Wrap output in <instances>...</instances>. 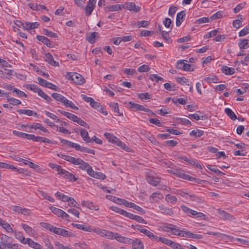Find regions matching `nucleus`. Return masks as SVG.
<instances>
[{
    "instance_id": "obj_1",
    "label": "nucleus",
    "mask_w": 249,
    "mask_h": 249,
    "mask_svg": "<svg viewBox=\"0 0 249 249\" xmlns=\"http://www.w3.org/2000/svg\"><path fill=\"white\" fill-rule=\"evenodd\" d=\"M65 160L68 161L71 163L78 165L79 168L83 170H86L88 174L90 170H91V167L87 162H85L83 160L81 159L78 158L75 159L72 157H65Z\"/></svg>"
},
{
    "instance_id": "obj_2",
    "label": "nucleus",
    "mask_w": 249,
    "mask_h": 249,
    "mask_svg": "<svg viewBox=\"0 0 249 249\" xmlns=\"http://www.w3.org/2000/svg\"><path fill=\"white\" fill-rule=\"evenodd\" d=\"M67 78L73 81L75 83L78 85L84 84L86 80L83 76L78 73L69 72L67 74Z\"/></svg>"
},
{
    "instance_id": "obj_3",
    "label": "nucleus",
    "mask_w": 249,
    "mask_h": 249,
    "mask_svg": "<svg viewBox=\"0 0 249 249\" xmlns=\"http://www.w3.org/2000/svg\"><path fill=\"white\" fill-rule=\"evenodd\" d=\"M111 236V238H110V239H115L118 242L123 244L130 245V243L132 242V239L123 236L118 233H114L112 232Z\"/></svg>"
},
{
    "instance_id": "obj_4",
    "label": "nucleus",
    "mask_w": 249,
    "mask_h": 249,
    "mask_svg": "<svg viewBox=\"0 0 249 249\" xmlns=\"http://www.w3.org/2000/svg\"><path fill=\"white\" fill-rule=\"evenodd\" d=\"M135 229L140 231L141 233H143L153 241L157 239V236L154 235L150 231L144 229L142 226L137 225L135 226Z\"/></svg>"
},
{
    "instance_id": "obj_5",
    "label": "nucleus",
    "mask_w": 249,
    "mask_h": 249,
    "mask_svg": "<svg viewBox=\"0 0 249 249\" xmlns=\"http://www.w3.org/2000/svg\"><path fill=\"white\" fill-rule=\"evenodd\" d=\"M176 68L179 70H182L184 71H193L191 65L190 64L185 63L184 60L178 61L176 64Z\"/></svg>"
},
{
    "instance_id": "obj_6",
    "label": "nucleus",
    "mask_w": 249,
    "mask_h": 249,
    "mask_svg": "<svg viewBox=\"0 0 249 249\" xmlns=\"http://www.w3.org/2000/svg\"><path fill=\"white\" fill-rule=\"evenodd\" d=\"M96 3V0H89L87 5L85 7L84 10L85 12L86 15L87 16H89L95 7V4Z\"/></svg>"
},
{
    "instance_id": "obj_7",
    "label": "nucleus",
    "mask_w": 249,
    "mask_h": 249,
    "mask_svg": "<svg viewBox=\"0 0 249 249\" xmlns=\"http://www.w3.org/2000/svg\"><path fill=\"white\" fill-rule=\"evenodd\" d=\"M128 104L130 105V108L133 109L134 111L142 110L147 112H150L153 115L155 114L151 110L144 108V107L142 105L135 104L131 102H129Z\"/></svg>"
},
{
    "instance_id": "obj_8",
    "label": "nucleus",
    "mask_w": 249,
    "mask_h": 249,
    "mask_svg": "<svg viewBox=\"0 0 249 249\" xmlns=\"http://www.w3.org/2000/svg\"><path fill=\"white\" fill-rule=\"evenodd\" d=\"M94 232L102 237H107L109 239L111 238L112 231L100 228H95L92 230Z\"/></svg>"
},
{
    "instance_id": "obj_9",
    "label": "nucleus",
    "mask_w": 249,
    "mask_h": 249,
    "mask_svg": "<svg viewBox=\"0 0 249 249\" xmlns=\"http://www.w3.org/2000/svg\"><path fill=\"white\" fill-rule=\"evenodd\" d=\"M18 22L21 24L22 28H23L27 30H32V29H34L37 28L39 25V23L37 22H25L24 23H22L20 21H18Z\"/></svg>"
},
{
    "instance_id": "obj_10",
    "label": "nucleus",
    "mask_w": 249,
    "mask_h": 249,
    "mask_svg": "<svg viewBox=\"0 0 249 249\" xmlns=\"http://www.w3.org/2000/svg\"><path fill=\"white\" fill-rule=\"evenodd\" d=\"M58 175H61L64 178L67 179L71 181H75L77 180V178H76L73 174L63 169L60 170V172Z\"/></svg>"
},
{
    "instance_id": "obj_11",
    "label": "nucleus",
    "mask_w": 249,
    "mask_h": 249,
    "mask_svg": "<svg viewBox=\"0 0 249 249\" xmlns=\"http://www.w3.org/2000/svg\"><path fill=\"white\" fill-rule=\"evenodd\" d=\"M147 181L153 186H157L160 181V178L149 175L146 177Z\"/></svg>"
},
{
    "instance_id": "obj_12",
    "label": "nucleus",
    "mask_w": 249,
    "mask_h": 249,
    "mask_svg": "<svg viewBox=\"0 0 249 249\" xmlns=\"http://www.w3.org/2000/svg\"><path fill=\"white\" fill-rule=\"evenodd\" d=\"M124 8L128 10L134 12H138L140 11L141 8L137 6L134 2H126L124 5Z\"/></svg>"
},
{
    "instance_id": "obj_13",
    "label": "nucleus",
    "mask_w": 249,
    "mask_h": 249,
    "mask_svg": "<svg viewBox=\"0 0 249 249\" xmlns=\"http://www.w3.org/2000/svg\"><path fill=\"white\" fill-rule=\"evenodd\" d=\"M61 143L69 147H72L75 148L76 150L79 151L81 146L77 143H75L68 140L62 139H60Z\"/></svg>"
},
{
    "instance_id": "obj_14",
    "label": "nucleus",
    "mask_w": 249,
    "mask_h": 249,
    "mask_svg": "<svg viewBox=\"0 0 249 249\" xmlns=\"http://www.w3.org/2000/svg\"><path fill=\"white\" fill-rule=\"evenodd\" d=\"M130 244H132V249H144L143 243L139 239H132Z\"/></svg>"
},
{
    "instance_id": "obj_15",
    "label": "nucleus",
    "mask_w": 249,
    "mask_h": 249,
    "mask_svg": "<svg viewBox=\"0 0 249 249\" xmlns=\"http://www.w3.org/2000/svg\"><path fill=\"white\" fill-rule=\"evenodd\" d=\"M45 60L53 66H59L58 62L54 60L53 56L49 53L45 54Z\"/></svg>"
},
{
    "instance_id": "obj_16",
    "label": "nucleus",
    "mask_w": 249,
    "mask_h": 249,
    "mask_svg": "<svg viewBox=\"0 0 249 249\" xmlns=\"http://www.w3.org/2000/svg\"><path fill=\"white\" fill-rule=\"evenodd\" d=\"M24 244H27L30 247L34 248V249H40L41 246L38 243L34 242L32 239L30 238H26L25 241L23 242Z\"/></svg>"
},
{
    "instance_id": "obj_17",
    "label": "nucleus",
    "mask_w": 249,
    "mask_h": 249,
    "mask_svg": "<svg viewBox=\"0 0 249 249\" xmlns=\"http://www.w3.org/2000/svg\"><path fill=\"white\" fill-rule=\"evenodd\" d=\"M89 173L88 175L90 176L98 179H104L106 176L105 174L100 173V172H96L93 170L92 168H91V170H90Z\"/></svg>"
},
{
    "instance_id": "obj_18",
    "label": "nucleus",
    "mask_w": 249,
    "mask_h": 249,
    "mask_svg": "<svg viewBox=\"0 0 249 249\" xmlns=\"http://www.w3.org/2000/svg\"><path fill=\"white\" fill-rule=\"evenodd\" d=\"M123 8H124V6L122 4L112 5L107 6L106 8L105 11L106 12L118 11L121 10Z\"/></svg>"
},
{
    "instance_id": "obj_19",
    "label": "nucleus",
    "mask_w": 249,
    "mask_h": 249,
    "mask_svg": "<svg viewBox=\"0 0 249 249\" xmlns=\"http://www.w3.org/2000/svg\"><path fill=\"white\" fill-rule=\"evenodd\" d=\"M126 217H128V218L133 219V220H135L137 222L145 224H147V222L142 217L138 216V215H134L130 213H128Z\"/></svg>"
},
{
    "instance_id": "obj_20",
    "label": "nucleus",
    "mask_w": 249,
    "mask_h": 249,
    "mask_svg": "<svg viewBox=\"0 0 249 249\" xmlns=\"http://www.w3.org/2000/svg\"><path fill=\"white\" fill-rule=\"evenodd\" d=\"M82 205L83 207H87L90 210H94L95 211L99 210V207L97 206L94 205L92 202L88 201H83L82 202Z\"/></svg>"
},
{
    "instance_id": "obj_21",
    "label": "nucleus",
    "mask_w": 249,
    "mask_h": 249,
    "mask_svg": "<svg viewBox=\"0 0 249 249\" xmlns=\"http://www.w3.org/2000/svg\"><path fill=\"white\" fill-rule=\"evenodd\" d=\"M79 132L81 137L84 141L88 143L91 142L90 138L89 136V133L86 130L84 129H80Z\"/></svg>"
},
{
    "instance_id": "obj_22",
    "label": "nucleus",
    "mask_w": 249,
    "mask_h": 249,
    "mask_svg": "<svg viewBox=\"0 0 249 249\" xmlns=\"http://www.w3.org/2000/svg\"><path fill=\"white\" fill-rule=\"evenodd\" d=\"M185 16L184 11H181L178 13L176 18V25L178 27L180 25L183 21V18Z\"/></svg>"
},
{
    "instance_id": "obj_23",
    "label": "nucleus",
    "mask_w": 249,
    "mask_h": 249,
    "mask_svg": "<svg viewBox=\"0 0 249 249\" xmlns=\"http://www.w3.org/2000/svg\"><path fill=\"white\" fill-rule=\"evenodd\" d=\"M163 195L160 193H153L150 197V199L152 202H158L160 200L162 199Z\"/></svg>"
},
{
    "instance_id": "obj_24",
    "label": "nucleus",
    "mask_w": 249,
    "mask_h": 249,
    "mask_svg": "<svg viewBox=\"0 0 249 249\" xmlns=\"http://www.w3.org/2000/svg\"><path fill=\"white\" fill-rule=\"evenodd\" d=\"M21 226L23 230L25 231L29 235H34L35 231V230L32 228H31L28 225L23 223L21 224Z\"/></svg>"
},
{
    "instance_id": "obj_25",
    "label": "nucleus",
    "mask_w": 249,
    "mask_h": 249,
    "mask_svg": "<svg viewBox=\"0 0 249 249\" xmlns=\"http://www.w3.org/2000/svg\"><path fill=\"white\" fill-rule=\"evenodd\" d=\"M221 71L226 75H231L235 72V70L234 68H229L226 66H223L222 67Z\"/></svg>"
},
{
    "instance_id": "obj_26",
    "label": "nucleus",
    "mask_w": 249,
    "mask_h": 249,
    "mask_svg": "<svg viewBox=\"0 0 249 249\" xmlns=\"http://www.w3.org/2000/svg\"><path fill=\"white\" fill-rule=\"evenodd\" d=\"M104 136L109 142H112L114 144L117 143V141L119 140V139L114 135L109 133H105L104 134Z\"/></svg>"
},
{
    "instance_id": "obj_27",
    "label": "nucleus",
    "mask_w": 249,
    "mask_h": 249,
    "mask_svg": "<svg viewBox=\"0 0 249 249\" xmlns=\"http://www.w3.org/2000/svg\"><path fill=\"white\" fill-rule=\"evenodd\" d=\"M30 128L35 129H38L41 130L43 132L48 133H49V132L46 128H45L41 124H40L39 123L33 124L30 126Z\"/></svg>"
},
{
    "instance_id": "obj_28",
    "label": "nucleus",
    "mask_w": 249,
    "mask_h": 249,
    "mask_svg": "<svg viewBox=\"0 0 249 249\" xmlns=\"http://www.w3.org/2000/svg\"><path fill=\"white\" fill-rule=\"evenodd\" d=\"M238 45L240 49H247L249 47V40L248 39H241Z\"/></svg>"
},
{
    "instance_id": "obj_29",
    "label": "nucleus",
    "mask_w": 249,
    "mask_h": 249,
    "mask_svg": "<svg viewBox=\"0 0 249 249\" xmlns=\"http://www.w3.org/2000/svg\"><path fill=\"white\" fill-rule=\"evenodd\" d=\"M159 208L162 213L169 215H172L173 214V212L171 209L165 207L163 205L160 206Z\"/></svg>"
},
{
    "instance_id": "obj_30",
    "label": "nucleus",
    "mask_w": 249,
    "mask_h": 249,
    "mask_svg": "<svg viewBox=\"0 0 249 249\" xmlns=\"http://www.w3.org/2000/svg\"><path fill=\"white\" fill-rule=\"evenodd\" d=\"M98 35V33L95 32L91 33L87 36V40L90 43H94L96 40V37Z\"/></svg>"
},
{
    "instance_id": "obj_31",
    "label": "nucleus",
    "mask_w": 249,
    "mask_h": 249,
    "mask_svg": "<svg viewBox=\"0 0 249 249\" xmlns=\"http://www.w3.org/2000/svg\"><path fill=\"white\" fill-rule=\"evenodd\" d=\"M109 209L111 210H112L114 212H115L116 213H118L120 214H122L125 217H127V215L128 213L126 211H124V210H123L119 208H118L117 207H114V206L110 207Z\"/></svg>"
},
{
    "instance_id": "obj_32",
    "label": "nucleus",
    "mask_w": 249,
    "mask_h": 249,
    "mask_svg": "<svg viewBox=\"0 0 249 249\" xmlns=\"http://www.w3.org/2000/svg\"><path fill=\"white\" fill-rule=\"evenodd\" d=\"M0 226H1L3 229H4L7 232H12L13 231V230L11 227L10 225L0 218Z\"/></svg>"
},
{
    "instance_id": "obj_33",
    "label": "nucleus",
    "mask_w": 249,
    "mask_h": 249,
    "mask_svg": "<svg viewBox=\"0 0 249 249\" xmlns=\"http://www.w3.org/2000/svg\"><path fill=\"white\" fill-rule=\"evenodd\" d=\"M217 211L221 217L224 220L231 219L232 218V215L226 213L225 211L219 209L217 210Z\"/></svg>"
},
{
    "instance_id": "obj_34",
    "label": "nucleus",
    "mask_w": 249,
    "mask_h": 249,
    "mask_svg": "<svg viewBox=\"0 0 249 249\" xmlns=\"http://www.w3.org/2000/svg\"><path fill=\"white\" fill-rule=\"evenodd\" d=\"M74 227H76L78 229H80L86 231L91 232L92 231L91 227L89 226L85 225L78 224H72Z\"/></svg>"
},
{
    "instance_id": "obj_35",
    "label": "nucleus",
    "mask_w": 249,
    "mask_h": 249,
    "mask_svg": "<svg viewBox=\"0 0 249 249\" xmlns=\"http://www.w3.org/2000/svg\"><path fill=\"white\" fill-rule=\"evenodd\" d=\"M36 38L38 40L43 42L48 47H50L52 45V44H51L50 41L49 40V39H48L47 37H46L44 36H37Z\"/></svg>"
},
{
    "instance_id": "obj_36",
    "label": "nucleus",
    "mask_w": 249,
    "mask_h": 249,
    "mask_svg": "<svg viewBox=\"0 0 249 249\" xmlns=\"http://www.w3.org/2000/svg\"><path fill=\"white\" fill-rule=\"evenodd\" d=\"M63 104L67 107H70L73 109L77 110L78 108L76 107L74 104L68 100L67 98H65L63 101Z\"/></svg>"
},
{
    "instance_id": "obj_37",
    "label": "nucleus",
    "mask_w": 249,
    "mask_h": 249,
    "mask_svg": "<svg viewBox=\"0 0 249 249\" xmlns=\"http://www.w3.org/2000/svg\"><path fill=\"white\" fill-rule=\"evenodd\" d=\"M35 142H46V143H51V144H55V142H52L47 138L39 137V136H36Z\"/></svg>"
},
{
    "instance_id": "obj_38",
    "label": "nucleus",
    "mask_w": 249,
    "mask_h": 249,
    "mask_svg": "<svg viewBox=\"0 0 249 249\" xmlns=\"http://www.w3.org/2000/svg\"><path fill=\"white\" fill-rule=\"evenodd\" d=\"M61 113L64 116H66L68 118L71 120L73 122H75L77 119V116L70 112H66L64 111H61Z\"/></svg>"
},
{
    "instance_id": "obj_39",
    "label": "nucleus",
    "mask_w": 249,
    "mask_h": 249,
    "mask_svg": "<svg viewBox=\"0 0 249 249\" xmlns=\"http://www.w3.org/2000/svg\"><path fill=\"white\" fill-rule=\"evenodd\" d=\"M19 114H26L28 116L36 115V112H34L33 111L29 109H19L18 110Z\"/></svg>"
},
{
    "instance_id": "obj_40",
    "label": "nucleus",
    "mask_w": 249,
    "mask_h": 249,
    "mask_svg": "<svg viewBox=\"0 0 249 249\" xmlns=\"http://www.w3.org/2000/svg\"><path fill=\"white\" fill-rule=\"evenodd\" d=\"M165 200L172 204H175L177 201V198L175 196L171 195L170 194L166 195L165 197Z\"/></svg>"
},
{
    "instance_id": "obj_41",
    "label": "nucleus",
    "mask_w": 249,
    "mask_h": 249,
    "mask_svg": "<svg viewBox=\"0 0 249 249\" xmlns=\"http://www.w3.org/2000/svg\"><path fill=\"white\" fill-rule=\"evenodd\" d=\"M225 112L232 120H235L236 119L237 117L236 115L230 108H225Z\"/></svg>"
},
{
    "instance_id": "obj_42",
    "label": "nucleus",
    "mask_w": 249,
    "mask_h": 249,
    "mask_svg": "<svg viewBox=\"0 0 249 249\" xmlns=\"http://www.w3.org/2000/svg\"><path fill=\"white\" fill-rule=\"evenodd\" d=\"M177 81L178 83L182 85H190V82L184 77H178Z\"/></svg>"
},
{
    "instance_id": "obj_43",
    "label": "nucleus",
    "mask_w": 249,
    "mask_h": 249,
    "mask_svg": "<svg viewBox=\"0 0 249 249\" xmlns=\"http://www.w3.org/2000/svg\"><path fill=\"white\" fill-rule=\"evenodd\" d=\"M38 192L40 193V194L41 195V196L42 197H43V198L44 199H47V200H49V201H50V202H54V199L52 197L50 196L46 193L44 192L43 191H41V190H39Z\"/></svg>"
},
{
    "instance_id": "obj_44",
    "label": "nucleus",
    "mask_w": 249,
    "mask_h": 249,
    "mask_svg": "<svg viewBox=\"0 0 249 249\" xmlns=\"http://www.w3.org/2000/svg\"><path fill=\"white\" fill-rule=\"evenodd\" d=\"M14 235L16 239L18 240L21 243L23 244V242L25 241L26 238H24L22 233L20 231H15Z\"/></svg>"
},
{
    "instance_id": "obj_45",
    "label": "nucleus",
    "mask_w": 249,
    "mask_h": 249,
    "mask_svg": "<svg viewBox=\"0 0 249 249\" xmlns=\"http://www.w3.org/2000/svg\"><path fill=\"white\" fill-rule=\"evenodd\" d=\"M50 209L52 213L56 215L61 217L63 211L53 206L50 207Z\"/></svg>"
},
{
    "instance_id": "obj_46",
    "label": "nucleus",
    "mask_w": 249,
    "mask_h": 249,
    "mask_svg": "<svg viewBox=\"0 0 249 249\" xmlns=\"http://www.w3.org/2000/svg\"><path fill=\"white\" fill-rule=\"evenodd\" d=\"M56 196L59 199L61 200L62 201L66 202L69 200V196L64 195V194L57 192L55 194Z\"/></svg>"
},
{
    "instance_id": "obj_47",
    "label": "nucleus",
    "mask_w": 249,
    "mask_h": 249,
    "mask_svg": "<svg viewBox=\"0 0 249 249\" xmlns=\"http://www.w3.org/2000/svg\"><path fill=\"white\" fill-rule=\"evenodd\" d=\"M15 246H16L15 244L12 245L3 242L0 244V249H13V247Z\"/></svg>"
},
{
    "instance_id": "obj_48",
    "label": "nucleus",
    "mask_w": 249,
    "mask_h": 249,
    "mask_svg": "<svg viewBox=\"0 0 249 249\" xmlns=\"http://www.w3.org/2000/svg\"><path fill=\"white\" fill-rule=\"evenodd\" d=\"M154 241H156V242L160 241L164 244L169 246L171 243L172 240L167 239L164 237L157 236V239L156 240H155Z\"/></svg>"
},
{
    "instance_id": "obj_49",
    "label": "nucleus",
    "mask_w": 249,
    "mask_h": 249,
    "mask_svg": "<svg viewBox=\"0 0 249 249\" xmlns=\"http://www.w3.org/2000/svg\"><path fill=\"white\" fill-rule=\"evenodd\" d=\"M52 96L54 98L56 101L61 102L63 103L65 97L63 95L57 93H53L52 94Z\"/></svg>"
},
{
    "instance_id": "obj_50",
    "label": "nucleus",
    "mask_w": 249,
    "mask_h": 249,
    "mask_svg": "<svg viewBox=\"0 0 249 249\" xmlns=\"http://www.w3.org/2000/svg\"><path fill=\"white\" fill-rule=\"evenodd\" d=\"M180 207L182 210L186 214H188L189 215H194V213H195V211L190 209L185 205H182Z\"/></svg>"
},
{
    "instance_id": "obj_51",
    "label": "nucleus",
    "mask_w": 249,
    "mask_h": 249,
    "mask_svg": "<svg viewBox=\"0 0 249 249\" xmlns=\"http://www.w3.org/2000/svg\"><path fill=\"white\" fill-rule=\"evenodd\" d=\"M186 198L194 201H196L198 203H200L201 202V198L196 196L194 194H189V193H188L187 198Z\"/></svg>"
},
{
    "instance_id": "obj_52",
    "label": "nucleus",
    "mask_w": 249,
    "mask_h": 249,
    "mask_svg": "<svg viewBox=\"0 0 249 249\" xmlns=\"http://www.w3.org/2000/svg\"><path fill=\"white\" fill-rule=\"evenodd\" d=\"M38 95L44 99L47 102H50L52 101L51 98L41 89L38 91Z\"/></svg>"
},
{
    "instance_id": "obj_53",
    "label": "nucleus",
    "mask_w": 249,
    "mask_h": 249,
    "mask_svg": "<svg viewBox=\"0 0 249 249\" xmlns=\"http://www.w3.org/2000/svg\"><path fill=\"white\" fill-rule=\"evenodd\" d=\"M90 105L93 108L97 109L98 110H102V107L100 105L99 103L95 101L93 99L92 101L90 103Z\"/></svg>"
},
{
    "instance_id": "obj_54",
    "label": "nucleus",
    "mask_w": 249,
    "mask_h": 249,
    "mask_svg": "<svg viewBox=\"0 0 249 249\" xmlns=\"http://www.w3.org/2000/svg\"><path fill=\"white\" fill-rule=\"evenodd\" d=\"M203 134V131L201 130H193L190 133L191 136L198 138L200 137Z\"/></svg>"
},
{
    "instance_id": "obj_55",
    "label": "nucleus",
    "mask_w": 249,
    "mask_h": 249,
    "mask_svg": "<svg viewBox=\"0 0 249 249\" xmlns=\"http://www.w3.org/2000/svg\"><path fill=\"white\" fill-rule=\"evenodd\" d=\"M69 202V206L70 207H74L78 209L80 208L79 205L77 204V202L74 199V198L70 197L69 200L67 201Z\"/></svg>"
},
{
    "instance_id": "obj_56",
    "label": "nucleus",
    "mask_w": 249,
    "mask_h": 249,
    "mask_svg": "<svg viewBox=\"0 0 249 249\" xmlns=\"http://www.w3.org/2000/svg\"><path fill=\"white\" fill-rule=\"evenodd\" d=\"M115 144L120 146L121 148L126 151H129L130 148L125 143L121 142L119 139L118 140V141H117V143H116Z\"/></svg>"
},
{
    "instance_id": "obj_57",
    "label": "nucleus",
    "mask_w": 249,
    "mask_h": 249,
    "mask_svg": "<svg viewBox=\"0 0 249 249\" xmlns=\"http://www.w3.org/2000/svg\"><path fill=\"white\" fill-rule=\"evenodd\" d=\"M176 172H174V175L176 176L185 179L186 175L184 173V172L181 169H177V171H175Z\"/></svg>"
},
{
    "instance_id": "obj_58",
    "label": "nucleus",
    "mask_w": 249,
    "mask_h": 249,
    "mask_svg": "<svg viewBox=\"0 0 249 249\" xmlns=\"http://www.w3.org/2000/svg\"><path fill=\"white\" fill-rule=\"evenodd\" d=\"M48 165L52 169H56L58 172V174L60 173V170L63 169L60 166L53 163L50 162L49 163Z\"/></svg>"
},
{
    "instance_id": "obj_59",
    "label": "nucleus",
    "mask_w": 249,
    "mask_h": 249,
    "mask_svg": "<svg viewBox=\"0 0 249 249\" xmlns=\"http://www.w3.org/2000/svg\"><path fill=\"white\" fill-rule=\"evenodd\" d=\"M43 33L46 36H48L51 37H57V35L56 34H55L53 32L50 31L48 30L47 29H44L43 30Z\"/></svg>"
},
{
    "instance_id": "obj_60",
    "label": "nucleus",
    "mask_w": 249,
    "mask_h": 249,
    "mask_svg": "<svg viewBox=\"0 0 249 249\" xmlns=\"http://www.w3.org/2000/svg\"><path fill=\"white\" fill-rule=\"evenodd\" d=\"M17 172L25 176H31L30 171L26 169L19 168L17 169Z\"/></svg>"
},
{
    "instance_id": "obj_61",
    "label": "nucleus",
    "mask_w": 249,
    "mask_h": 249,
    "mask_svg": "<svg viewBox=\"0 0 249 249\" xmlns=\"http://www.w3.org/2000/svg\"><path fill=\"white\" fill-rule=\"evenodd\" d=\"M110 107L114 110L115 113H118L119 115H123L119 112L118 104L117 103H112L110 104Z\"/></svg>"
},
{
    "instance_id": "obj_62",
    "label": "nucleus",
    "mask_w": 249,
    "mask_h": 249,
    "mask_svg": "<svg viewBox=\"0 0 249 249\" xmlns=\"http://www.w3.org/2000/svg\"><path fill=\"white\" fill-rule=\"evenodd\" d=\"M178 143V142L175 141L174 140H169L165 141L164 142V145L165 146H171V147H174Z\"/></svg>"
},
{
    "instance_id": "obj_63",
    "label": "nucleus",
    "mask_w": 249,
    "mask_h": 249,
    "mask_svg": "<svg viewBox=\"0 0 249 249\" xmlns=\"http://www.w3.org/2000/svg\"><path fill=\"white\" fill-rule=\"evenodd\" d=\"M4 70L6 71L5 72H3V76L2 78L10 79V76L13 75V71L11 70H8L5 69Z\"/></svg>"
},
{
    "instance_id": "obj_64",
    "label": "nucleus",
    "mask_w": 249,
    "mask_h": 249,
    "mask_svg": "<svg viewBox=\"0 0 249 249\" xmlns=\"http://www.w3.org/2000/svg\"><path fill=\"white\" fill-rule=\"evenodd\" d=\"M40 225L42 227L52 232L54 227L53 225L45 222L40 223Z\"/></svg>"
}]
</instances>
